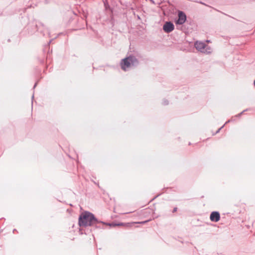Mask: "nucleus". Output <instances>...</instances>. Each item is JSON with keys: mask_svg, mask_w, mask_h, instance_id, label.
<instances>
[{"mask_svg": "<svg viewBox=\"0 0 255 255\" xmlns=\"http://www.w3.org/2000/svg\"><path fill=\"white\" fill-rule=\"evenodd\" d=\"M98 222L94 215L88 212L83 213L79 218V225L80 227L91 226Z\"/></svg>", "mask_w": 255, "mask_h": 255, "instance_id": "1", "label": "nucleus"}, {"mask_svg": "<svg viewBox=\"0 0 255 255\" xmlns=\"http://www.w3.org/2000/svg\"><path fill=\"white\" fill-rule=\"evenodd\" d=\"M138 64V61L134 56H129L124 59L121 63V67L123 70L126 71L127 69L132 66H136Z\"/></svg>", "mask_w": 255, "mask_h": 255, "instance_id": "2", "label": "nucleus"}, {"mask_svg": "<svg viewBox=\"0 0 255 255\" xmlns=\"http://www.w3.org/2000/svg\"><path fill=\"white\" fill-rule=\"evenodd\" d=\"M195 47L197 50L201 52L206 54L211 52V48L202 42L196 41L195 43Z\"/></svg>", "mask_w": 255, "mask_h": 255, "instance_id": "3", "label": "nucleus"}, {"mask_svg": "<svg viewBox=\"0 0 255 255\" xmlns=\"http://www.w3.org/2000/svg\"><path fill=\"white\" fill-rule=\"evenodd\" d=\"M174 28V26L171 22H166L163 26V30L167 33H169L173 31Z\"/></svg>", "mask_w": 255, "mask_h": 255, "instance_id": "4", "label": "nucleus"}, {"mask_svg": "<svg viewBox=\"0 0 255 255\" xmlns=\"http://www.w3.org/2000/svg\"><path fill=\"white\" fill-rule=\"evenodd\" d=\"M186 20V16L182 11H179L178 13V19L176 21V23L178 24H183Z\"/></svg>", "mask_w": 255, "mask_h": 255, "instance_id": "5", "label": "nucleus"}, {"mask_svg": "<svg viewBox=\"0 0 255 255\" xmlns=\"http://www.w3.org/2000/svg\"><path fill=\"white\" fill-rule=\"evenodd\" d=\"M211 221L217 222L220 219V215L218 212H213L211 213L210 217Z\"/></svg>", "mask_w": 255, "mask_h": 255, "instance_id": "6", "label": "nucleus"}, {"mask_svg": "<svg viewBox=\"0 0 255 255\" xmlns=\"http://www.w3.org/2000/svg\"><path fill=\"white\" fill-rule=\"evenodd\" d=\"M163 104H164V105H167V104H168V102H167V101H164L163 102Z\"/></svg>", "mask_w": 255, "mask_h": 255, "instance_id": "7", "label": "nucleus"}, {"mask_svg": "<svg viewBox=\"0 0 255 255\" xmlns=\"http://www.w3.org/2000/svg\"><path fill=\"white\" fill-rule=\"evenodd\" d=\"M147 222V221H143V222H138V223L144 224V223H146Z\"/></svg>", "mask_w": 255, "mask_h": 255, "instance_id": "8", "label": "nucleus"}, {"mask_svg": "<svg viewBox=\"0 0 255 255\" xmlns=\"http://www.w3.org/2000/svg\"><path fill=\"white\" fill-rule=\"evenodd\" d=\"M123 223H121V224H114V226H121V225H123Z\"/></svg>", "mask_w": 255, "mask_h": 255, "instance_id": "9", "label": "nucleus"}, {"mask_svg": "<svg viewBox=\"0 0 255 255\" xmlns=\"http://www.w3.org/2000/svg\"><path fill=\"white\" fill-rule=\"evenodd\" d=\"M176 211H177V208H174V209H173V212H176Z\"/></svg>", "mask_w": 255, "mask_h": 255, "instance_id": "10", "label": "nucleus"}]
</instances>
